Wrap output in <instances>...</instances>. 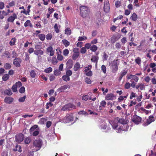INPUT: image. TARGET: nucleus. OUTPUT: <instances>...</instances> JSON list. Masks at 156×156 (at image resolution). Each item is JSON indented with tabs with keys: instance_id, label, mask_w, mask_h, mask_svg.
<instances>
[{
	"instance_id": "1",
	"label": "nucleus",
	"mask_w": 156,
	"mask_h": 156,
	"mask_svg": "<svg viewBox=\"0 0 156 156\" xmlns=\"http://www.w3.org/2000/svg\"><path fill=\"white\" fill-rule=\"evenodd\" d=\"M126 78L128 80H130V82L132 83V85L135 86L136 83L138 82L139 79L138 77L132 74L129 75H127L126 76Z\"/></svg>"
},
{
	"instance_id": "2",
	"label": "nucleus",
	"mask_w": 156,
	"mask_h": 156,
	"mask_svg": "<svg viewBox=\"0 0 156 156\" xmlns=\"http://www.w3.org/2000/svg\"><path fill=\"white\" fill-rule=\"evenodd\" d=\"M80 9L81 16L83 18L86 17L89 12V9L88 7L85 6H81L80 7Z\"/></svg>"
},
{
	"instance_id": "3",
	"label": "nucleus",
	"mask_w": 156,
	"mask_h": 156,
	"mask_svg": "<svg viewBox=\"0 0 156 156\" xmlns=\"http://www.w3.org/2000/svg\"><path fill=\"white\" fill-rule=\"evenodd\" d=\"M76 107L75 105L70 103L65 105L61 108L63 111L71 110L72 109H75Z\"/></svg>"
},
{
	"instance_id": "4",
	"label": "nucleus",
	"mask_w": 156,
	"mask_h": 156,
	"mask_svg": "<svg viewBox=\"0 0 156 156\" xmlns=\"http://www.w3.org/2000/svg\"><path fill=\"white\" fill-rule=\"evenodd\" d=\"M118 59H114L111 63V66L112 67V71L113 73H116L118 70V65L119 63H118Z\"/></svg>"
},
{
	"instance_id": "5",
	"label": "nucleus",
	"mask_w": 156,
	"mask_h": 156,
	"mask_svg": "<svg viewBox=\"0 0 156 156\" xmlns=\"http://www.w3.org/2000/svg\"><path fill=\"white\" fill-rule=\"evenodd\" d=\"M72 74V72L71 70H68L66 72V74L62 76V79L64 81L67 82L70 80L69 76Z\"/></svg>"
},
{
	"instance_id": "6",
	"label": "nucleus",
	"mask_w": 156,
	"mask_h": 156,
	"mask_svg": "<svg viewBox=\"0 0 156 156\" xmlns=\"http://www.w3.org/2000/svg\"><path fill=\"white\" fill-rule=\"evenodd\" d=\"M33 144L34 147L37 148L36 150V151H37L39 150L41 148L42 144V142L41 140H36L34 141Z\"/></svg>"
},
{
	"instance_id": "7",
	"label": "nucleus",
	"mask_w": 156,
	"mask_h": 156,
	"mask_svg": "<svg viewBox=\"0 0 156 156\" xmlns=\"http://www.w3.org/2000/svg\"><path fill=\"white\" fill-rule=\"evenodd\" d=\"M24 138V135L22 133H20L16 136L15 141L16 142L20 143L23 141Z\"/></svg>"
},
{
	"instance_id": "8",
	"label": "nucleus",
	"mask_w": 156,
	"mask_h": 156,
	"mask_svg": "<svg viewBox=\"0 0 156 156\" xmlns=\"http://www.w3.org/2000/svg\"><path fill=\"white\" fill-rule=\"evenodd\" d=\"M141 120L142 119L140 117L136 115H134L131 119L132 121L136 125L140 123Z\"/></svg>"
},
{
	"instance_id": "9",
	"label": "nucleus",
	"mask_w": 156,
	"mask_h": 156,
	"mask_svg": "<svg viewBox=\"0 0 156 156\" xmlns=\"http://www.w3.org/2000/svg\"><path fill=\"white\" fill-rule=\"evenodd\" d=\"M22 61V60L20 58L16 57L13 60V64L16 67H20Z\"/></svg>"
},
{
	"instance_id": "10",
	"label": "nucleus",
	"mask_w": 156,
	"mask_h": 156,
	"mask_svg": "<svg viewBox=\"0 0 156 156\" xmlns=\"http://www.w3.org/2000/svg\"><path fill=\"white\" fill-rule=\"evenodd\" d=\"M110 4L109 3L108 1L106 2L105 3H104V11L106 12H108L110 11Z\"/></svg>"
},
{
	"instance_id": "11",
	"label": "nucleus",
	"mask_w": 156,
	"mask_h": 156,
	"mask_svg": "<svg viewBox=\"0 0 156 156\" xmlns=\"http://www.w3.org/2000/svg\"><path fill=\"white\" fill-rule=\"evenodd\" d=\"M116 119L118 122L123 125L127 124L128 122V120L127 119H124L123 118H119V117H117Z\"/></svg>"
},
{
	"instance_id": "12",
	"label": "nucleus",
	"mask_w": 156,
	"mask_h": 156,
	"mask_svg": "<svg viewBox=\"0 0 156 156\" xmlns=\"http://www.w3.org/2000/svg\"><path fill=\"white\" fill-rule=\"evenodd\" d=\"M70 86L68 84H66L61 86L57 89V91L60 92L63 91L64 90L67 88L69 89Z\"/></svg>"
},
{
	"instance_id": "13",
	"label": "nucleus",
	"mask_w": 156,
	"mask_h": 156,
	"mask_svg": "<svg viewBox=\"0 0 156 156\" xmlns=\"http://www.w3.org/2000/svg\"><path fill=\"white\" fill-rule=\"evenodd\" d=\"M44 53V51L41 50L37 49L34 51V54L37 56L39 58L41 55H43Z\"/></svg>"
},
{
	"instance_id": "14",
	"label": "nucleus",
	"mask_w": 156,
	"mask_h": 156,
	"mask_svg": "<svg viewBox=\"0 0 156 156\" xmlns=\"http://www.w3.org/2000/svg\"><path fill=\"white\" fill-rule=\"evenodd\" d=\"M17 18L16 15L15 13L12 14V16H10L7 19V21L9 22H13L14 20Z\"/></svg>"
},
{
	"instance_id": "15",
	"label": "nucleus",
	"mask_w": 156,
	"mask_h": 156,
	"mask_svg": "<svg viewBox=\"0 0 156 156\" xmlns=\"http://www.w3.org/2000/svg\"><path fill=\"white\" fill-rule=\"evenodd\" d=\"M120 38V36L119 35H113L111 37V41L112 43H114L119 40Z\"/></svg>"
},
{
	"instance_id": "16",
	"label": "nucleus",
	"mask_w": 156,
	"mask_h": 156,
	"mask_svg": "<svg viewBox=\"0 0 156 156\" xmlns=\"http://www.w3.org/2000/svg\"><path fill=\"white\" fill-rule=\"evenodd\" d=\"M73 115L71 113L67 114L66 116V119L68 121H72L73 120Z\"/></svg>"
},
{
	"instance_id": "17",
	"label": "nucleus",
	"mask_w": 156,
	"mask_h": 156,
	"mask_svg": "<svg viewBox=\"0 0 156 156\" xmlns=\"http://www.w3.org/2000/svg\"><path fill=\"white\" fill-rule=\"evenodd\" d=\"M13 98L12 97H7L5 98L4 101L5 103L10 104L13 101Z\"/></svg>"
},
{
	"instance_id": "18",
	"label": "nucleus",
	"mask_w": 156,
	"mask_h": 156,
	"mask_svg": "<svg viewBox=\"0 0 156 156\" xmlns=\"http://www.w3.org/2000/svg\"><path fill=\"white\" fill-rule=\"evenodd\" d=\"M115 97V96L112 93L108 94L105 97V100H112Z\"/></svg>"
},
{
	"instance_id": "19",
	"label": "nucleus",
	"mask_w": 156,
	"mask_h": 156,
	"mask_svg": "<svg viewBox=\"0 0 156 156\" xmlns=\"http://www.w3.org/2000/svg\"><path fill=\"white\" fill-rule=\"evenodd\" d=\"M22 147L20 145H18V144H16L15 147L13 148L12 150V151L14 152H16L18 151L19 152H21L22 150L21 149Z\"/></svg>"
},
{
	"instance_id": "20",
	"label": "nucleus",
	"mask_w": 156,
	"mask_h": 156,
	"mask_svg": "<svg viewBox=\"0 0 156 156\" xmlns=\"http://www.w3.org/2000/svg\"><path fill=\"white\" fill-rule=\"evenodd\" d=\"M73 61L71 59H69L66 62L67 67L69 69L71 68L73 66Z\"/></svg>"
},
{
	"instance_id": "21",
	"label": "nucleus",
	"mask_w": 156,
	"mask_h": 156,
	"mask_svg": "<svg viewBox=\"0 0 156 156\" xmlns=\"http://www.w3.org/2000/svg\"><path fill=\"white\" fill-rule=\"evenodd\" d=\"M47 51L50 53V55L52 56L54 54V51L53 50V48L52 46H49L48 48Z\"/></svg>"
},
{
	"instance_id": "22",
	"label": "nucleus",
	"mask_w": 156,
	"mask_h": 156,
	"mask_svg": "<svg viewBox=\"0 0 156 156\" xmlns=\"http://www.w3.org/2000/svg\"><path fill=\"white\" fill-rule=\"evenodd\" d=\"M80 66L79 63L77 62L74 66L73 68V70L75 71H76L80 69Z\"/></svg>"
},
{
	"instance_id": "23",
	"label": "nucleus",
	"mask_w": 156,
	"mask_h": 156,
	"mask_svg": "<svg viewBox=\"0 0 156 156\" xmlns=\"http://www.w3.org/2000/svg\"><path fill=\"white\" fill-rule=\"evenodd\" d=\"M131 86V87L134 88L135 87V86H133L132 85V83H130L129 82H126L124 85V88L126 89H129L130 87Z\"/></svg>"
},
{
	"instance_id": "24",
	"label": "nucleus",
	"mask_w": 156,
	"mask_h": 156,
	"mask_svg": "<svg viewBox=\"0 0 156 156\" xmlns=\"http://www.w3.org/2000/svg\"><path fill=\"white\" fill-rule=\"evenodd\" d=\"M99 58L98 56H92V58L91 59V61L94 62H95L96 65H97Z\"/></svg>"
},
{
	"instance_id": "25",
	"label": "nucleus",
	"mask_w": 156,
	"mask_h": 156,
	"mask_svg": "<svg viewBox=\"0 0 156 156\" xmlns=\"http://www.w3.org/2000/svg\"><path fill=\"white\" fill-rule=\"evenodd\" d=\"M24 26L26 27L28 26L30 28H32L33 27L32 24L31 23L30 21L29 20H27L24 23Z\"/></svg>"
},
{
	"instance_id": "26",
	"label": "nucleus",
	"mask_w": 156,
	"mask_h": 156,
	"mask_svg": "<svg viewBox=\"0 0 156 156\" xmlns=\"http://www.w3.org/2000/svg\"><path fill=\"white\" fill-rule=\"evenodd\" d=\"M127 71L126 70H124L123 72H122L120 73V76L119 79V80L120 81L121 80L122 77L125 76L127 73Z\"/></svg>"
},
{
	"instance_id": "27",
	"label": "nucleus",
	"mask_w": 156,
	"mask_h": 156,
	"mask_svg": "<svg viewBox=\"0 0 156 156\" xmlns=\"http://www.w3.org/2000/svg\"><path fill=\"white\" fill-rule=\"evenodd\" d=\"M118 121L115 119L113 121L112 124V126L114 129H116L118 126Z\"/></svg>"
},
{
	"instance_id": "28",
	"label": "nucleus",
	"mask_w": 156,
	"mask_h": 156,
	"mask_svg": "<svg viewBox=\"0 0 156 156\" xmlns=\"http://www.w3.org/2000/svg\"><path fill=\"white\" fill-rule=\"evenodd\" d=\"M130 19L133 21H136L137 19V16L135 13H133L130 17Z\"/></svg>"
},
{
	"instance_id": "29",
	"label": "nucleus",
	"mask_w": 156,
	"mask_h": 156,
	"mask_svg": "<svg viewBox=\"0 0 156 156\" xmlns=\"http://www.w3.org/2000/svg\"><path fill=\"white\" fill-rule=\"evenodd\" d=\"M129 126L127 125H123L122 126H121V128H119V129H120L121 130L126 131H127Z\"/></svg>"
},
{
	"instance_id": "30",
	"label": "nucleus",
	"mask_w": 156,
	"mask_h": 156,
	"mask_svg": "<svg viewBox=\"0 0 156 156\" xmlns=\"http://www.w3.org/2000/svg\"><path fill=\"white\" fill-rule=\"evenodd\" d=\"M62 42L65 47H67L70 44V42L66 39L63 40Z\"/></svg>"
},
{
	"instance_id": "31",
	"label": "nucleus",
	"mask_w": 156,
	"mask_h": 156,
	"mask_svg": "<svg viewBox=\"0 0 156 156\" xmlns=\"http://www.w3.org/2000/svg\"><path fill=\"white\" fill-rule=\"evenodd\" d=\"M153 118L154 117L153 116H150L149 117V118L147 119V120L146 123L147 125L150 124L151 122H153L152 119H153Z\"/></svg>"
},
{
	"instance_id": "32",
	"label": "nucleus",
	"mask_w": 156,
	"mask_h": 156,
	"mask_svg": "<svg viewBox=\"0 0 156 156\" xmlns=\"http://www.w3.org/2000/svg\"><path fill=\"white\" fill-rule=\"evenodd\" d=\"M4 68L6 70H8L11 69V66L10 63H6L4 64Z\"/></svg>"
},
{
	"instance_id": "33",
	"label": "nucleus",
	"mask_w": 156,
	"mask_h": 156,
	"mask_svg": "<svg viewBox=\"0 0 156 156\" xmlns=\"http://www.w3.org/2000/svg\"><path fill=\"white\" fill-rule=\"evenodd\" d=\"M4 94L5 95H11L12 94V92L10 89L5 90L4 92Z\"/></svg>"
},
{
	"instance_id": "34",
	"label": "nucleus",
	"mask_w": 156,
	"mask_h": 156,
	"mask_svg": "<svg viewBox=\"0 0 156 156\" xmlns=\"http://www.w3.org/2000/svg\"><path fill=\"white\" fill-rule=\"evenodd\" d=\"M9 75L8 74H4L2 77V79L3 81H5L9 79Z\"/></svg>"
},
{
	"instance_id": "35",
	"label": "nucleus",
	"mask_w": 156,
	"mask_h": 156,
	"mask_svg": "<svg viewBox=\"0 0 156 156\" xmlns=\"http://www.w3.org/2000/svg\"><path fill=\"white\" fill-rule=\"evenodd\" d=\"M38 37L41 41H44L45 39V36L44 34H41L38 35Z\"/></svg>"
},
{
	"instance_id": "36",
	"label": "nucleus",
	"mask_w": 156,
	"mask_h": 156,
	"mask_svg": "<svg viewBox=\"0 0 156 156\" xmlns=\"http://www.w3.org/2000/svg\"><path fill=\"white\" fill-rule=\"evenodd\" d=\"M30 75L32 78H34L35 77L36 74L34 70H32L30 72Z\"/></svg>"
},
{
	"instance_id": "37",
	"label": "nucleus",
	"mask_w": 156,
	"mask_h": 156,
	"mask_svg": "<svg viewBox=\"0 0 156 156\" xmlns=\"http://www.w3.org/2000/svg\"><path fill=\"white\" fill-rule=\"evenodd\" d=\"M80 55V53H73V54L72 56V58L74 60H76L79 57Z\"/></svg>"
},
{
	"instance_id": "38",
	"label": "nucleus",
	"mask_w": 156,
	"mask_h": 156,
	"mask_svg": "<svg viewBox=\"0 0 156 156\" xmlns=\"http://www.w3.org/2000/svg\"><path fill=\"white\" fill-rule=\"evenodd\" d=\"M38 126L37 125H34L31 127L30 129V133H31L33 131L34 132V131H35V129Z\"/></svg>"
},
{
	"instance_id": "39",
	"label": "nucleus",
	"mask_w": 156,
	"mask_h": 156,
	"mask_svg": "<svg viewBox=\"0 0 156 156\" xmlns=\"http://www.w3.org/2000/svg\"><path fill=\"white\" fill-rule=\"evenodd\" d=\"M65 34H67V35H70L71 34V32L70 29L69 28H67L65 30Z\"/></svg>"
},
{
	"instance_id": "40",
	"label": "nucleus",
	"mask_w": 156,
	"mask_h": 156,
	"mask_svg": "<svg viewBox=\"0 0 156 156\" xmlns=\"http://www.w3.org/2000/svg\"><path fill=\"white\" fill-rule=\"evenodd\" d=\"M16 39L15 37H13L11 39V41L9 42V44L11 46H13L15 44Z\"/></svg>"
},
{
	"instance_id": "41",
	"label": "nucleus",
	"mask_w": 156,
	"mask_h": 156,
	"mask_svg": "<svg viewBox=\"0 0 156 156\" xmlns=\"http://www.w3.org/2000/svg\"><path fill=\"white\" fill-rule=\"evenodd\" d=\"M98 47L95 45H92L90 48V50L93 52L96 51Z\"/></svg>"
},
{
	"instance_id": "42",
	"label": "nucleus",
	"mask_w": 156,
	"mask_h": 156,
	"mask_svg": "<svg viewBox=\"0 0 156 156\" xmlns=\"http://www.w3.org/2000/svg\"><path fill=\"white\" fill-rule=\"evenodd\" d=\"M106 102L105 101H102L100 103V106L99 107V109H100V108L102 107L104 108L105 107L106 105Z\"/></svg>"
},
{
	"instance_id": "43",
	"label": "nucleus",
	"mask_w": 156,
	"mask_h": 156,
	"mask_svg": "<svg viewBox=\"0 0 156 156\" xmlns=\"http://www.w3.org/2000/svg\"><path fill=\"white\" fill-rule=\"evenodd\" d=\"M135 62L138 65H140L141 62V58L139 57L136 58L135 60Z\"/></svg>"
},
{
	"instance_id": "44",
	"label": "nucleus",
	"mask_w": 156,
	"mask_h": 156,
	"mask_svg": "<svg viewBox=\"0 0 156 156\" xmlns=\"http://www.w3.org/2000/svg\"><path fill=\"white\" fill-rule=\"evenodd\" d=\"M31 140L30 137H26L24 139L25 144H28L30 143Z\"/></svg>"
},
{
	"instance_id": "45",
	"label": "nucleus",
	"mask_w": 156,
	"mask_h": 156,
	"mask_svg": "<svg viewBox=\"0 0 156 156\" xmlns=\"http://www.w3.org/2000/svg\"><path fill=\"white\" fill-rule=\"evenodd\" d=\"M54 28L56 33H58L59 32V29L58 28V25L57 24L55 23V24Z\"/></svg>"
},
{
	"instance_id": "46",
	"label": "nucleus",
	"mask_w": 156,
	"mask_h": 156,
	"mask_svg": "<svg viewBox=\"0 0 156 156\" xmlns=\"http://www.w3.org/2000/svg\"><path fill=\"white\" fill-rule=\"evenodd\" d=\"M61 73V71L58 69H56L54 71V74L56 76H59Z\"/></svg>"
},
{
	"instance_id": "47",
	"label": "nucleus",
	"mask_w": 156,
	"mask_h": 156,
	"mask_svg": "<svg viewBox=\"0 0 156 156\" xmlns=\"http://www.w3.org/2000/svg\"><path fill=\"white\" fill-rule=\"evenodd\" d=\"M46 39L48 40H51L52 38V34L51 33L48 34L46 36Z\"/></svg>"
},
{
	"instance_id": "48",
	"label": "nucleus",
	"mask_w": 156,
	"mask_h": 156,
	"mask_svg": "<svg viewBox=\"0 0 156 156\" xmlns=\"http://www.w3.org/2000/svg\"><path fill=\"white\" fill-rule=\"evenodd\" d=\"M52 71V68L51 67H49L47 69H45L44 70V72L46 73H50Z\"/></svg>"
},
{
	"instance_id": "49",
	"label": "nucleus",
	"mask_w": 156,
	"mask_h": 156,
	"mask_svg": "<svg viewBox=\"0 0 156 156\" xmlns=\"http://www.w3.org/2000/svg\"><path fill=\"white\" fill-rule=\"evenodd\" d=\"M69 52V50L67 49H65L63 51V54L64 56H68Z\"/></svg>"
},
{
	"instance_id": "50",
	"label": "nucleus",
	"mask_w": 156,
	"mask_h": 156,
	"mask_svg": "<svg viewBox=\"0 0 156 156\" xmlns=\"http://www.w3.org/2000/svg\"><path fill=\"white\" fill-rule=\"evenodd\" d=\"M89 96L87 95H83L82 96V99L83 100L87 101L88 100Z\"/></svg>"
},
{
	"instance_id": "51",
	"label": "nucleus",
	"mask_w": 156,
	"mask_h": 156,
	"mask_svg": "<svg viewBox=\"0 0 156 156\" xmlns=\"http://www.w3.org/2000/svg\"><path fill=\"white\" fill-rule=\"evenodd\" d=\"M51 62L52 64L54 65H55L57 63L58 61L57 60L55 57H53L52 58Z\"/></svg>"
},
{
	"instance_id": "52",
	"label": "nucleus",
	"mask_w": 156,
	"mask_h": 156,
	"mask_svg": "<svg viewBox=\"0 0 156 156\" xmlns=\"http://www.w3.org/2000/svg\"><path fill=\"white\" fill-rule=\"evenodd\" d=\"M101 70L104 73H105L106 72V69L105 66L104 65H103L101 66Z\"/></svg>"
},
{
	"instance_id": "53",
	"label": "nucleus",
	"mask_w": 156,
	"mask_h": 156,
	"mask_svg": "<svg viewBox=\"0 0 156 156\" xmlns=\"http://www.w3.org/2000/svg\"><path fill=\"white\" fill-rule=\"evenodd\" d=\"M4 54L5 55L6 57H7L9 58H10V53L9 52V51H5L4 53Z\"/></svg>"
},
{
	"instance_id": "54",
	"label": "nucleus",
	"mask_w": 156,
	"mask_h": 156,
	"mask_svg": "<svg viewBox=\"0 0 156 156\" xmlns=\"http://www.w3.org/2000/svg\"><path fill=\"white\" fill-rule=\"evenodd\" d=\"M108 57V56L107 54L105 52H104L103 53V56L102 58L103 60L104 61L106 60L107 59Z\"/></svg>"
},
{
	"instance_id": "55",
	"label": "nucleus",
	"mask_w": 156,
	"mask_h": 156,
	"mask_svg": "<svg viewBox=\"0 0 156 156\" xmlns=\"http://www.w3.org/2000/svg\"><path fill=\"white\" fill-rule=\"evenodd\" d=\"M86 49L85 47H83L81 48L80 51V52L81 53L84 54L86 53Z\"/></svg>"
},
{
	"instance_id": "56",
	"label": "nucleus",
	"mask_w": 156,
	"mask_h": 156,
	"mask_svg": "<svg viewBox=\"0 0 156 156\" xmlns=\"http://www.w3.org/2000/svg\"><path fill=\"white\" fill-rule=\"evenodd\" d=\"M121 2L119 1H117L115 3V5L116 8L119 7L121 5Z\"/></svg>"
},
{
	"instance_id": "57",
	"label": "nucleus",
	"mask_w": 156,
	"mask_h": 156,
	"mask_svg": "<svg viewBox=\"0 0 156 156\" xmlns=\"http://www.w3.org/2000/svg\"><path fill=\"white\" fill-rule=\"evenodd\" d=\"M87 37L85 36L79 37L78 38V41H81L87 39Z\"/></svg>"
},
{
	"instance_id": "58",
	"label": "nucleus",
	"mask_w": 156,
	"mask_h": 156,
	"mask_svg": "<svg viewBox=\"0 0 156 156\" xmlns=\"http://www.w3.org/2000/svg\"><path fill=\"white\" fill-rule=\"evenodd\" d=\"M85 82L87 84H90L91 83V80L88 77L85 78Z\"/></svg>"
},
{
	"instance_id": "59",
	"label": "nucleus",
	"mask_w": 156,
	"mask_h": 156,
	"mask_svg": "<svg viewBox=\"0 0 156 156\" xmlns=\"http://www.w3.org/2000/svg\"><path fill=\"white\" fill-rule=\"evenodd\" d=\"M79 115H88V114L86 112L84 111H81L79 112L78 113Z\"/></svg>"
},
{
	"instance_id": "60",
	"label": "nucleus",
	"mask_w": 156,
	"mask_h": 156,
	"mask_svg": "<svg viewBox=\"0 0 156 156\" xmlns=\"http://www.w3.org/2000/svg\"><path fill=\"white\" fill-rule=\"evenodd\" d=\"M57 58L58 60L62 61L63 59V56L62 55H57Z\"/></svg>"
},
{
	"instance_id": "61",
	"label": "nucleus",
	"mask_w": 156,
	"mask_h": 156,
	"mask_svg": "<svg viewBox=\"0 0 156 156\" xmlns=\"http://www.w3.org/2000/svg\"><path fill=\"white\" fill-rule=\"evenodd\" d=\"M25 99L26 96H24L23 97L20 98L19 99V101L20 102H23L24 101Z\"/></svg>"
},
{
	"instance_id": "62",
	"label": "nucleus",
	"mask_w": 156,
	"mask_h": 156,
	"mask_svg": "<svg viewBox=\"0 0 156 156\" xmlns=\"http://www.w3.org/2000/svg\"><path fill=\"white\" fill-rule=\"evenodd\" d=\"M136 97V94L133 92H132L129 98L130 99H132L133 98H135Z\"/></svg>"
},
{
	"instance_id": "63",
	"label": "nucleus",
	"mask_w": 156,
	"mask_h": 156,
	"mask_svg": "<svg viewBox=\"0 0 156 156\" xmlns=\"http://www.w3.org/2000/svg\"><path fill=\"white\" fill-rule=\"evenodd\" d=\"M8 4L10 7H13L15 5V3L14 1H12L11 2H9Z\"/></svg>"
},
{
	"instance_id": "64",
	"label": "nucleus",
	"mask_w": 156,
	"mask_h": 156,
	"mask_svg": "<svg viewBox=\"0 0 156 156\" xmlns=\"http://www.w3.org/2000/svg\"><path fill=\"white\" fill-rule=\"evenodd\" d=\"M25 90V88L24 87H21L19 91L21 93H23Z\"/></svg>"
}]
</instances>
